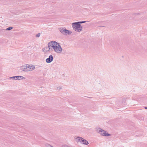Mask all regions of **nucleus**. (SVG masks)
<instances>
[{
	"label": "nucleus",
	"mask_w": 147,
	"mask_h": 147,
	"mask_svg": "<svg viewBox=\"0 0 147 147\" xmlns=\"http://www.w3.org/2000/svg\"><path fill=\"white\" fill-rule=\"evenodd\" d=\"M97 132L100 135L105 136H109L110 134H108L107 131L102 129L100 127H98L96 129Z\"/></svg>",
	"instance_id": "nucleus-4"
},
{
	"label": "nucleus",
	"mask_w": 147,
	"mask_h": 147,
	"mask_svg": "<svg viewBox=\"0 0 147 147\" xmlns=\"http://www.w3.org/2000/svg\"><path fill=\"white\" fill-rule=\"evenodd\" d=\"M86 22V21H81V22H78V23H79V24H82V23H85Z\"/></svg>",
	"instance_id": "nucleus-12"
},
{
	"label": "nucleus",
	"mask_w": 147,
	"mask_h": 147,
	"mask_svg": "<svg viewBox=\"0 0 147 147\" xmlns=\"http://www.w3.org/2000/svg\"><path fill=\"white\" fill-rule=\"evenodd\" d=\"M9 78L10 79H12V80H17V77H16V76H13V77H10Z\"/></svg>",
	"instance_id": "nucleus-10"
},
{
	"label": "nucleus",
	"mask_w": 147,
	"mask_h": 147,
	"mask_svg": "<svg viewBox=\"0 0 147 147\" xmlns=\"http://www.w3.org/2000/svg\"><path fill=\"white\" fill-rule=\"evenodd\" d=\"M20 69L24 72H28L33 71L35 69V66L32 65L25 64L20 67Z\"/></svg>",
	"instance_id": "nucleus-2"
},
{
	"label": "nucleus",
	"mask_w": 147,
	"mask_h": 147,
	"mask_svg": "<svg viewBox=\"0 0 147 147\" xmlns=\"http://www.w3.org/2000/svg\"><path fill=\"white\" fill-rule=\"evenodd\" d=\"M67 145H64L62 146V147H68Z\"/></svg>",
	"instance_id": "nucleus-14"
},
{
	"label": "nucleus",
	"mask_w": 147,
	"mask_h": 147,
	"mask_svg": "<svg viewBox=\"0 0 147 147\" xmlns=\"http://www.w3.org/2000/svg\"><path fill=\"white\" fill-rule=\"evenodd\" d=\"M40 33H38L36 35V37H39L40 36Z\"/></svg>",
	"instance_id": "nucleus-13"
},
{
	"label": "nucleus",
	"mask_w": 147,
	"mask_h": 147,
	"mask_svg": "<svg viewBox=\"0 0 147 147\" xmlns=\"http://www.w3.org/2000/svg\"><path fill=\"white\" fill-rule=\"evenodd\" d=\"M17 80H21L23 79H25V78L22 76H16Z\"/></svg>",
	"instance_id": "nucleus-9"
},
{
	"label": "nucleus",
	"mask_w": 147,
	"mask_h": 147,
	"mask_svg": "<svg viewBox=\"0 0 147 147\" xmlns=\"http://www.w3.org/2000/svg\"><path fill=\"white\" fill-rule=\"evenodd\" d=\"M50 42L51 50L58 53H61L62 52V48L59 43L54 41H50Z\"/></svg>",
	"instance_id": "nucleus-1"
},
{
	"label": "nucleus",
	"mask_w": 147,
	"mask_h": 147,
	"mask_svg": "<svg viewBox=\"0 0 147 147\" xmlns=\"http://www.w3.org/2000/svg\"><path fill=\"white\" fill-rule=\"evenodd\" d=\"M59 30L62 34L66 36L72 33L71 31L66 29L65 28H59Z\"/></svg>",
	"instance_id": "nucleus-5"
},
{
	"label": "nucleus",
	"mask_w": 147,
	"mask_h": 147,
	"mask_svg": "<svg viewBox=\"0 0 147 147\" xmlns=\"http://www.w3.org/2000/svg\"><path fill=\"white\" fill-rule=\"evenodd\" d=\"M76 139L78 140V142L82 144L87 145L89 144L88 142L86 140L82 137H77Z\"/></svg>",
	"instance_id": "nucleus-6"
},
{
	"label": "nucleus",
	"mask_w": 147,
	"mask_h": 147,
	"mask_svg": "<svg viewBox=\"0 0 147 147\" xmlns=\"http://www.w3.org/2000/svg\"><path fill=\"white\" fill-rule=\"evenodd\" d=\"M51 42H49L48 43V47H45L42 49V51L44 53H46L49 51L50 50H51Z\"/></svg>",
	"instance_id": "nucleus-7"
},
{
	"label": "nucleus",
	"mask_w": 147,
	"mask_h": 147,
	"mask_svg": "<svg viewBox=\"0 0 147 147\" xmlns=\"http://www.w3.org/2000/svg\"><path fill=\"white\" fill-rule=\"evenodd\" d=\"M57 88L58 89L60 90V89H61V87H57Z\"/></svg>",
	"instance_id": "nucleus-15"
},
{
	"label": "nucleus",
	"mask_w": 147,
	"mask_h": 147,
	"mask_svg": "<svg viewBox=\"0 0 147 147\" xmlns=\"http://www.w3.org/2000/svg\"><path fill=\"white\" fill-rule=\"evenodd\" d=\"M13 28L12 27H8V28H7L6 29V30H11Z\"/></svg>",
	"instance_id": "nucleus-11"
},
{
	"label": "nucleus",
	"mask_w": 147,
	"mask_h": 147,
	"mask_svg": "<svg viewBox=\"0 0 147 147\" xmlns=\"http://www.w3.org/2000/svg\"><path fill=\"white\" fill-rule=\"evenodd\" d=\"M53 55H50L49 57L46 59V61L47 63H50L53 61Z\"/></svg>",
	"instance_id": "nucleus-8"
},
{
	"label": "nucleus",
	"mask_w": 147,
	"mask_h": 147,
	"mask_svg": "<svg viewBox=\"0 0 147 147\" xmlns=\"http://www.w3.org/2000/svg\"><path fill=\"white\" fill-rule=\"evenodd\" d=\"M71 25L73 29L76 32H80L82 30V26L78 22L73 23Z\"/></svg>",
	"instance_id": "nucleus-3"
},
{
	"label": "nucleus",
	"mask_w": 147,
	"mask_h": 147,
	"mask_svg": "<svg viewBox=\"0 0 147 147\" xmlns=\"http://www.w3.org/2000/svg\"><path fill=\"white\" fill-rule=\"evenodd\" d=\"M144 108L146 109H147V107H145Z\"/></svg>",
	"instance_id": "nucleus-16"
}]
</instances>
